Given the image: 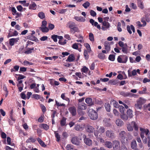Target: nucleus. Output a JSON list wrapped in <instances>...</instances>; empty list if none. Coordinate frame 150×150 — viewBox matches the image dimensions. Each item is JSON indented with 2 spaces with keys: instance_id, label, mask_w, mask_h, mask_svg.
<instances>
[{
  "instance_id": "2eb2a0df",
  "label": "nucleus",
  "mask_w": 150,
  "mask_h": 150,
  "mask_svg": "<svg viewBox=\"0 0 150 150\" xmlns=\"http://www.w3.org/2000/svg\"><path fill=\"white\" fill-rule=\"evenodd\" d=\"M106 136L109 137L113 138L114 137V133L111 130H107L106 132Z\"/></svg>"
},
{
  "instance_id": "603ef678",
  "label": "nucleus",
  "mask_w": 150,
  "mask_h": 150,
  "mask_svg": "<svg viewBox=\"0 0 150 150\" xmlns=\"http://www.w3.org/2000/svg\"><path fill=\"white\" fill-rule=\"evenodd\" d=\"M19 68V66H15L14 67L13 69H11V71L13 72V71H17L18 70Z\"/></svg>"
},
{
  "instance_id": "39448f33",
  "label": "nucleus",
  "mask_w": 150,
  "mask_h": 150,
  "mask_svg": "<svg viewBox=\"0 0 150 150\" xmlns=\"http://www.w3.org/2000/svg\"><path fill=\"white\" fill-rule=\"evenodd\" d=\"M102 25L101 28L103 30L106 31L110 30V23L108 21H103L102 23Z\"/></svg>"
},
{
  "instance_id": "9b49d317",
  "label": "nucleus",
  "mask_w": 150,
  "mask_h": 150,
  "mask_svg": "<svg viewBox=\"0 0 150 150\" xmlns=\"http://www.w3.org/2000/svg\"><path fill=\"white\" fill-rule=\"evenodd\" d=\"M120 94L125 97H132L134 96V94L129 92H121L120 93Z\"/></svg>"
},
{
  "instance_id": "6e6d98bb",
  "label": "nucleus",
  "mask_w": 150,
  "mask_h": 150,
  "mask_svg": "<svg viewBox=\"0 0 150 150\" xmlns=\"http://www.w3.org/2000/svg\"><path fill=\"white\" fill-rule=\"evenodd\" d=\"M68 24L69 25V27L71 29V28H72L75 25V23L72 22H69Z\"/></svg>"
},
{
  "instance_id": "dca6fc26",
  "label": "nucleus",
  "mask_w": 150,
  "mask_h": 150,
  "mask_svg": "<svg viewBox=\"0 0 150 150\" xmlns=\"http://www.w3.org/2000/svg\"><path fill=\"white\" fill-rule=\"evenodd\" d=\"M146 101V100L142 97L139 98L137 100V102L139 103L142 105L145 103Z\"/></svg>"
},
{
  "instance_id": "4468645a",
  "label": "nucleus",
  "mask_w": 150,
  "mask_h": 150,
  "mask_svg": "<svg viewBox=\"0 0 150 150\" xmlns=\"http://www.w3.org/2000/svg\"><path fill=\"white\" fill-rule=\"evenodd\" d=\"M86 129L87 132L92 133L93 132L94 128L91 126L88 125L86 126Z\"/></svg>"
},
{
  "instance_id": "423d86ee",
  "label": "nucleus",
  "mask_w": 150,
  "mask_h": 150,
  "mask_svg": "<svg viewBox=\"0 0 150 150\" xmlns=\"http://www.w3.org/2000/svg\"><path fill=\"white\" fill-rule=\"evenodd\" d=\"M89 116L91 119L95 120L98 118V115L94 110H92L89 113Z\"/></svg>"
},
{
  "instance_id": "f257e3e1",
  "label": "nucleus",
  "mask_w": 150,
  "mask_h": 150,
  "mask_svg": "<svg viewBox=\"0 0 150 150\" xmlns=\"http://www.w3.org/2000/svg\"><path fill=\"white\" fill-rule=\"evenodd\" d=\"M140 136L143 143L146 144L147 142V139H150V132L149 130L145 128L140 127Z\"/></svg>"
},
{
  "instance_id": "bf43d9fd",
  "label": "nucleus",
  "mask_w": 150,
  "mask_h": 150,
  "mask_svg": "<svg viewBox=\"0 0 150 150\" xmlns=\"http://www.w3.org/2000/svg\"><path fill=\"white\" fill-rule=\"evenodd\" d=\"M35 141V139H33L32 137H30L28 139L26 140V142L27 143L30 142H34Z\"/></svg>"
},
{
  "instance_id": "f03ea898",
  "label": "nucleus",
  "mask_w": 150,
  "mask_h": 150,
  "mask_svg": "<svg viewBox=\"0 0 150 150\" xmlns=\"http://www.w3.org/2000/svg\"><path fill=\"white\" fill-rule=\"evenodd\" d=\"M134 128V130L137 131L138 129V125L136 124L135 122L132 121L131 124L127 125V129L129 131H132L133 130V128Z\"/></svg>"
},
{
  "instance_id": "4c0bfd02",
  "label": "nucleus",
  "mask_w": 150,
  "mask_h": 150,
  "mask_svg": "<svg viewBox=\"0 0 150 150\" xmlns=\"http://www.w3.org/2000/svg\"><path fill=\"white\" fill-rule=\"evenodd\" d=\"M29 7L30 9L35 10L37 8V5L35 3L33 2L32 4L30 5Z\"/></svg>"
},
{
  "instance_id": "09e8293b",
  "label": "nucleus",
  "mask_w": 150,
  "mask_h": 150,
  "mask_svg": "<svg viewBox=\"0 0 150 150\" xmlns=\"http://www.w3.org/2000/svg\"><path fill=\"white\" fill-rule=\"evenodd\" d=\"M90 5L89 2L88 1H86L85 3L83 4L82 6L85 8H87Z\"/></svg>"
},
{
  "instance_id": "a211bd4d",
  "label": "nucleus",
  "mask_w": 150,
  "mask_h": 150,
  "mask_svg": "<svg viewBox=\"0 0 150 150\" xmlns=\"http://www.w3.org/2000/svg\"><path fill=\"white\" fill-rule=\"evenodd\" d=\"M74 19L78 21L84 22L86 21L85 19L81 16H75Z\"/></svg>"
},
{
  "instance_id": "20e7f679",
  "label": "nucleus",
  "mask_w": 150,
  "mask_h": 150,
  "mask_svg": "<svg viewBox=\"0 0 150 150\" xmlns=\"http://www.w3.org/2000/svg\"><path fill=\"white\" fill-rule=\"evenodd\" d=\"M126 133L124 131H121L119 134V137L122 144L125 143L127 141V139L125 137Z\"/></svg>"
},
{
  "instance_id": "c85d7f7f",
  "label": "nucleus",
  "mask_w": 150,
  "mask_h": 150,
  "mask_svg": "<svg viewBox=\"0 0 150 150\" xmlns=\"http://www.w3.org/2000/svg\"><path fill=\"white\" fill-rule=\"evenodd\" d=\"M138 6L140 8L142 9L144 8V5L142 0H137Z\"/></svg>"
},
{
  "instance_id": "de8ad7c7",
  "label": "nucleus",
  "mask_w": 150,
  "mask_h": 150,
  "mask_svg": "<svg viewBox=\"0 0 150 150\" xmlns=\"http://www.w3.org/2000/svg\"><path fill=\"white\" fill-rule=\"evenodd\" d=\"M74 128L77 131L83 129L81 125H76Z\"/></svg>"
},
{
  "instance_id": "2f4dec72",
  "label": "nucleus",
  "mask_w": 150,
  "mask_h": 150,
  "mask_svg": "<svg viewBox=\"0 0 150 150\" xmlns=\"http://www.w3.org/2000/svg\"><path fill=\"white\" fill-rule=\"evenodd\" d=\"M61 97L63 100L68 101L69 103L70 102L69 99L65 96V93H62L61 95Z\"/></svg>"
},
{
  "instance_id": "e433bc0d",
  "label": "nucleus",
  "mask_w": 150,
  "mask_h": 150,
  "mask_svg": "<svg viewBox=\"0 0 150 150\" xmlns=\"http://www.w3.org/2000/svg\"><path fill=\"white\" fill-rule=\"evenodd\" d=\"M38 16L42 19H43L45 17V14L42 12H40L39 13Z\"/></svg>"
},
{
  "instance_id": "c756f323",
  "label": "nucleus",
  "mask_w": 150,
  "mask_h": 150,
  "mask_svg": "<svg viewBox=\"0 0 150 150\" xmlns=\"http://www.w3.org/2000/svg\"><path fill=\"white\" fill-rule=\"evenodd\" d=\"M105 146L109 148H111L112 146V143L109 141H106L105 143Z\"/></svg>"
},
{
  "instance_id": "72a5a7b5",
  "label": "nucleus",
  "mask_w": 150,
  "mask_h": 150,
  "mask_svg": "<svg viewBox=\"0 0 150 150\" xmlns=\"http://www.w3.org/2000/svg\"><path fill=\"white\" fill-rule=\"evenodd\" d=\"M105 107L107 111L109 112L110 111V105L108 103H106L105 105Z\"/></svg>"
},
{
  "instance_id": "49530a36",
  "label": "nucleus",
  "mask_w": 150,
  "mask_h": 150,
  "mask_svg": "<svg viewBox=\"0 0 150 150\" xmlns=\"http://www.w3.org/2000/svg\"><path fill=\"white\" fill-rule=\"evenodd\" d=\"M89 39L91 42H93L94 41V35L92 33H89Z\"/></svg>"
},
{
  "instance_id": "a18cd8bd",
  "label": "nucleus",
  "mask_w": 150,
  "mask_h": 150,
  "mask_svg": "<svg viewBox=\"0 0 150 150\" xmlns=\"http://www.w3.org/2000/svg\"><path fill=\"white\" fill-rule=\"evenodd\" d=\"M71 32H73L74 33L75 32H79V31L78 28L77 27L75 26L72 28H71Z\"/></svg>"
},
{
  "instance_id": "473e14b6",
  "label": "nucleus",
  "mask_w": 150,
  "mask_h": 150,
  "mask_svg": "<svg viewBox=\"0 0 150 150\" xmlns=\"http://www.w3.org/2000/svg\"><path fill=\"white\" fill-rule=\"evenodd\" d=\"M81 72H82L83 73L86 74L89 70V69L86 66H83L82 68L81 69Z\"/></svg>"
},
{
  "instance_id": "58836bf2",
  "label": "nucleus",
  "mask_w": 150,
  "mask_h": 150,
  "mask_svg": "<svg viewBox=\"0 0 150 150\" xmlns=\"http://www.w3.org/2000/svg\"><path fill=\"white\" fill-rule=\"evenodd\" d=\"M40 29L44 33L48 32L49 30V29L46 26L41 27L40 28Z\"/></svg>"
},
{
  "instance_id": "4be33fe9",
  "label": "nucleus",
  "mask_w": 150,
  "mask_h": 150,
  "mask_svg": "<svg viewBox=\"0 0 150 150\" xmlns=\"http://www.w3.org/2000/svg\"><path fill=\"white\" fill-rule=\"evenodd\" d=\"M110 103L113 105L114 107L117 108H119V105L117 102L114 100H112L110 101Z\"/></svg>"
},
{
  "instance_id": "13d9d810",
  "label": "nucleus",
  "mask_w": 150,
  "mask_h": 150,
  "mask_svg": "<svg viewBox=\"0 0 150 150\" xmlns=\"http://www.w3.org/2000/svg\"><path fill=\"white\" fill-rule=\"evenodd\" d=\"M119 109L121 113H123L124 112V110H125V108L122 105L119 106Z\"/></svg>"
},
{
  "instance_id": "c03bdc74",
  "label": "nucleus",
  "mask_w": 150,
  "mask_h": 150,
  "mask_svg": "<svg viewBox=\"0 0 150 150\" xmlns=\"http://www.w3.org/2000/svg\"><path fill=\"white\" fill-rule=\"evenodd\" d=\"M137 103H136L135 105V108L136 109H140L142 108V105L140 103H139L137 102Z\"/></svg>"
},
{
  "instance_id": "1a4fd4ad",
  "label": "nucleus",
  "mask_w": 150,
  "mask_h": 150,
  "mask_svg": "<svg viewBox=\"0 0 150 150\" xmlns=\"http://www.w3.org/2000/svg\"><path fill=\"white\" fill-rule=\"evenodd\" d=\"M94 134L95 136L97 139V140L101 143H104V140L101 138L99 137L98 136V132L97 130H94Z\"/></svg>"
},
{
  "instance_id": "e2e57ef3",
  "label": "nucleus",
  "mask_w": 150,
  "mask_h": 150,
  "mask_svg": "<svg viewBox=\"0 0 150 150\" xmlns=\"http://www.w3.org/2000/svg\"><path fill=\"white\" fill-rule=\"evenodd\" d=\"M109 59L112 61H114L115 59V56L113 54H110L109 56Z\"/></svg>"
},
{
  "instance_id": "6e6552de",
  "label": "nucleus",
  "mask_w": 150,
  "mask_h": 150,
  "mask_svg": "<svg viewBox=\"0 0 150 150\" xmlns=\"http://www.w3.org/2000/svg\"><path fill=\"white\" fill-rule=\"evenodd\" d=\"M113 148L115 150H120V143L117 141H115L113 142Z\"/></svg>"
},
{
  "instance_id": "9d476101",
  "label": "nucleus",
  "mask_w": 150,
  "mask_h": 150,
  "mask_svg": "<svg viewBox=\"0 0 150 150\" xmlns=\"http://www.w3.org/2000/svg\"><path fill=\"white\" fill-rule=\"evenodd\" d=\"M69 110L72 116H75L76 113V109L75 107H71L69 108Z\"/></svg>"
},
{
  "instance_id": "412c9836",
  "label": "nucleus",
  "mask_w": 150,
  "mask_h": 150,
  "mask_svg": "<svg viewBox=\"0 0 150 150\" xmlns=\"http://www.w3.org/2000/svg\"><path fill=\"white\" fill-rule=\"evenodd\" d=\"M96 129L98 132V133H100L101 134L103 133L105 131V128L102 126L100 127L99 128V126H98L96 127Z\"/></svg>"
},
{
  "instance_id": "f8f14e48",
  "label": "nucleus",
  "mask_w": 150,
  "mask_h": 150,
  "mask_svg": "<svg viewBox=\"0 0 150 150\" xmlns=\"http://www.w3.org/2000/svg\"><path fill=\"white\" fill-rule=\"evenodd\" d=\"M71 142L73 144L77 145H79L80 142V140L76 137H73L71 140Z\"/></svg>"
},
{
  "instance_id": "7ed1b4c3",
  "label": "nucleus",
  "mask_w": 150,
  "mask_h": 150,
  "mask_svg": "<svg viewBox=\"0 0 150 150\" xmlns=\"http://www.w3.org/2000/svg\"><path fill=\"white\" fill-rule=\"evenodd\" d=\"M128 57L126 55H121L118 56L117 62L121 63H125L127 62Z\"/></svg>"
},
{
  "instance_id": "052dcab7",
  "label": "nucleus",
  "mask_w": 150,
  "mask_h": 150,
  "mask_svg": "<svg viewBox=\"0 0 150 150\" xmlns=\"http://www.w3.org/2000/svg\"><path fill=\"white\" fill-rule=\"evenodd\" d=\"M75 74L76 75L78 76L80 79L83 78V76L81 72H76Z\"/></svg>"
},
{
  "instance_id": "b1692460",
  "label": "nucleus",
  "mask_w": 150,
  "mask_h": 150,
  "mask_svg": "<svg viewBox=\"0 0 150 150\" xmlns=\"http://www.w3.org/2000/svg\"><path fill=\"white\" fill-rule=\"evenodd\" d=\"M39 126L40 128L45 130H47L49 129V126L46 124H41L39 125Z\"/></svg>"
},
{
  "instance_id": "a878e982",
  "label": "nucleus",
  "mask_w": 150,
  "mask_h": 150,
  "mask_svg": "<svg viewBox=\"0 0 150 150\" xmlns=\"http://www.w3.org/2000/svg\"><path fill=\"white\" fill-rule=\"evenodd\" d=\"M37 140L41 146L44 147L46 146V145L45 144L44 142L40 138H37Z\"/></svg>"
},
{
  "instance_id": "680f3d73",
  "label": "nucleus",
  "mask_w": 150,
  "mask_h": 150,
  "mask_svg": "<svg viewBox=\"0 0 150 150\" xmlns=\"http://www.w3.org/2000/svg\"><path fill=\"white\" fill-rule=\"evenodd\" d=\"M32 96L33 98L37 100L40 99V96L39 95L37 94H33Z\"/></svg>"
},
{
  "instance_id": "0eeeda50",
  "label": "nucleus",
  "mask_w": 150,
  "mask_h": 150,
  "mask_svg": "<svg viewBox=\"0 0 150 150\" xmlns=\"http://www.w3.org/2000/svg\"><path fill=\"white\" fill-rule=\"evenodd\" d=\"M83 139L84 142L86 145L89 146H91L92 141L91 139L86 138V136L85 134L83 135Z\"/></svg>"
},
{
  "instance_id": "bb28decb",
  "label": "nucleus",
  "mask_w": 150,
  "mask_h": 150,
  "mask_svg": "<svg viewBox=\"0 0 150 150\" xmlns=\"http://www.w3.org/2000/svg\"><path fill=\"white\" fill-rule=\"evenodd\" d=\"M115 123L117 126L120 127L123 125V122L121 120L117 119L116 120Z\"/></svg>"
},
{
  "instance_id": "37998d69",
  "label": "nucleus",
  "mask_w": 150,
  "mask_h": 150,
  "mask_svg": "<svg viewBox=\"0 0 150 150\" xmlns=\"http://www.w3.org/2000/svg\"><path fill=\"white\" fill-rule=\"evenodd\" d=\"M146 89L145 87H143L142 88V91H139V94H145L146 93Z\"/></svg>"
},
{
  "instance_id": "8fccbe9b",
  "label": "nucleus",
  "mask_w": 150,
  "mask_h": 150,
  "mask_svg": "<svg viewBox=\"0 0 150 150\" xmlns=\"http://www.w3.org/2000/svg\"><path fill=\"white\" fill-rule=\"evenodd\" d=\"M33 48H28L27 50L25 51L24 52L26 54H29L31 53L34 50Z\"/></svg>"
},
{
  "instance_id": "f704fd0d",
  "label": "nucleus",
  "mask_w": 150,
  "mask_h": 150,
  "mask_svg": "<svg viewBox=\"0 0 150 150\" xmlns=\"http://www.w3.org/2000/svg\"><path fill=\"white\" fill-rule=\"evenodd\" d=\"M122 48V52L124 54H127L128 52L127 45H125V46Z\"/></svg>"
},
{
  "instance_id": "79ce46f5",
  "label": "nucleus",
  "mask_w": 150,
  "mask_h": 150,
  "mask_svg": "<svg viewBox=\"0 0 150 150\" xmlns=\"http://www.w3.org/2000/svg\"><path fill=\"white\" fill-rule=\"evenodd\" d=\"M26 1L25 0L19 1V2L23 4L24 6H28L29 5V3H26Z\"/></svg>"
},
{
  "instance_id": "0e129e2a",
  "label": "nucleus",
  "mask_w": 150,
  "mask_h": 150,
  "mask_svg": "<svg viewBox=\"0 0 150 150\" xmlns=\"http://www.w3.org/2000/svg\"><path fill=\"white\" fill-rule=\"evenodd\" d=\"M57 35H53L52 36L51 38L54 42H57Z\"/></svg>"
},
{
  "instance_id": "4d7b16f0",
  "label": "nucleus",
  "mask_w": 150,
  "mask_h": 150,
  "mask_svg": "<svg viewBox=\"0 0 150 150\" xmlns=\"http://www.w3.org/2000/svg\"><path fill=\"white\" fill-rule=\"evenodd\" d=\"M121 118L124 120H127L128 117L125 114H123L121 115Z\"/></svg>"
},
{
  "instance_id": "5701e85b",
  "label": "nucleus",
  "mask_w": 150,
  "mask_h": 150,
  "mask_svg": "<svg viewBox=\"0 0 150 150\" xmlns=\"http://www.w3.org/2000/svg\"><path fill=\"white\" fill-rule=\"evenodd\" d=\"M128 75L129 77H131L136 75V71L135 69L132 72H130L129 70L128 71Z\"/></svg>"
},
{
  "instance_id": "7c9ffc66",
  "label": "nucleus",
  "mask_w": 150,
  "mask_h": 150,
  "mask_svg": "<svg viewBox=\"0 0 150 150\" xmlns=\"http://www.w3.org/2000/svg\"><path fill=\"white\" fill-rule=\"evenodd\" d=\"M66 118L63 117L60 121V125L61 126H64L66 123Z\"/></svg>"
},
{
  "instance_id": "3c124183",
  "label": "nucleus",
  "mask_w": 150,
  "mask_h": 150,
  "mask_svg": "<svg viewBox=\"0 0 150 150\" xmlns=\"http://www.w3.org/2000/svg\"><path fill=\"white\" fill-rule=\"evenodd\" d=\"M129 6L134 9H135L137 8V6L136 4L133 3H130Z\"/></svg>"
},
{
  "instance_id": "aec40b11",
  "label": "nucleus",
  "mask_w": 150,
  "mask_h": 150,
  "mask_svg": "<svg viewBox=\"0 0 150 150\" xmlns=\"http://www.w3.org/2000/svg\"><path fill=\"white\" fill-rule=\"evenodd\" d=\"M19 39V38L10 39L9 40V44L13 46L14 45L15 42H16Z\"/></svg>"
},
{
  "instance_id": "6ab92c4d",
  "label": "nucleus",
  "mask_w": 150,
  "mask_h": 150,
  "mask_svg": "<svg viewBox=\"0 0 150 150\" xmlns=\"http://www.w3.org/2000/svg\"><path fill=\"white\" fill-rule=\"evenodd\" d=\"M75 57L74 55L73 54H71L69 56L68 58L66 60V61L72 62L75 60Z\"/></svg>"
},
{
  "instance_id": "69168bd1",
  "label": "nucleus",
  "mask_w": 150,
  "mask_h": 150,
  "mask_svg": "<svg viewBox=\"0 0 150 150\" xmlns=\"http://www.w3.org/2000/svg\"><path fill=\"white\" fill-rule=\"evenodd\" d=\"M84 45L85 47L86 48L87 50L89 52L91 50V48L89 44L87 43H86L84 44Z\"/></svg>"
},
{
  "instance_id": "cd10ccee",
  "label": "nucleus",
  "mask_w": 150,
  "mask_h": 150,
  "mask_svg": "<svg viewBox=\"0 0 150 150\" xmlns=\"http://www.w3.org/2000/svg\"><path fill=\"white\" fill-rule=\"evenodd\" d=\"M78 108L81 110H85L86 108L85 104H79Z\"/></svg>"
},
{
  "instance_id": "ea45409f",
  "label": "nucleus",
  "mask_w": 150,
  "mask_h": 150,
  "mask_svg": "<svg viewBox=\"0 0 150 150\" xmlns=\"http://www.w3.org/2000/svg\"><path fill=\"white\" fill-rule=\"evenodd\" d=\"M137 146V144L136 141L134 140L132 141L131 143V146L132 149H135Z\"/></svg>"
},
{
  "instance_id": "338daca9",
  "label": "nucleus",
  "mask_w": 150,
  "mask_h": 150,
  "mask_svg": "<svg viewBox=\"0 0 150 150\" xmlns=\"http://www.w3.org/2000/svg\"><path fill=\"white\" fill-rule=\"evenodd\" d=\"M90 13L91 15L93 17H95L96 15V13L93 10H91L90 12Z\"/></svg>"
},
{
  "instance_id": "5fc2aeb1",
  "label": "nucleus",
  "mask_w": 150,
  "mask_h": 150,
  "mask_svg": "<svg viewBox=\"0 0 150 150\" xmlns=\"http://www.w3.org/2000/svg\"><path fill=\"white\" fill-rule=\"evenodd\" d=\"M54 134H55V137L57 138V142H59L60 139V136L58 134V133L57 132H54Z\"/></svg>"
},
{
  "instance_id": "ddd939ff",
  "label": "nucleus",
  "mask_w": 150,
  "mask_h": 150,
  "mask_svg": "<svg viewBox=\"0 0 150 150\" xmlns=\"http://www.w3.org/2000/svg\"><path fill=\"white\" fill-rule=\"evenodd\" d=\"M127 30L129 33L131 34L132 33V32L131 31V30L134 33L135 32L134 28L132 25H131L130 26L127 25Z\"/></svg>"
},
{
  "instance_id": "774afa93",
  "label": "nucleus",
  "mask_w": 150,
  "mask_h": 150,
  "mask_svg": "<svg viewBox=\"0 0 150 150\" xmlns=\"http://www.w3.org/2000/svg\"><path fill=\"white\" fill-rule=\"evenodd\" d=\"M98 57L100 59H103L105 58V55L103 53H101L98 54Z\"/></svg>"
},
{
  "instance_id": "864d4df0",
  "label": "nucleus",
  "mask_w": 150,
  "mask_h": 150,
  "mask_svg": "<svg viewBox=\"0 0 150 150\" xmlns=\"http://www.w3.org/2000/svg\"><path fill=\"white\" fill-rule=\"evenodd\" d=\"M66 149L67 150H73V146L71 144H68L66 147Z\"/></svg>"
},
{
  "instance_id": "a19ab883",
  "label": "nucleus",
  "mask_w": 150,
  "mask_h": 150,
  "mask_svg": "<svg viewBox=\"0 0 150 150\" xmlns=\"http://www.w3.org/2000/svg\"><path fill=\"white\" fill-rule=\"evenodd\" d=\"M127 113L129 117L131 118L133 116L132 111L130 109H128L127 111Z\"/></svg>"
},
{
  "instance_id": "c9c22d12",
  "label": "nucleus",
  "mask_w": 150,
  "mask_h": 150,
  "mask_svg": "<svg viewBox=\"0 0 150 150\" xmlns=\"http://www.w3.org/2000/svg\"><path fill=\"white\" fill-rule=\"evenodd\" d=\"M81 46V45L80 43H75L72 46V47L75 49L77 50L78 48V46Z\"/></svg>"
},
{
  "instance_id": "f3484780",
  "label": "nucleus",
  "mask_w": 150,
  "mask_h": 150,
  "mask_svg": "<svg viewBox=\"0 0 150 150\" xmlns=\"http://www.w3.org/2000/svg\"><path fill=\"white\" fill-rule=\"evenodd\" d=\"M104 46L105 49L108 51V52H109L110 48V42L107 41H105L104 43Z\"/></svg>"
},
{
  "instance_id": "393cba45",
  "label": "nucleus",
  "mask_w": 150,
  "mask_h": 150,
  "mask_svg": "<svg viewBox=\"0 0 150 150\" xmlns=\"http://www.w3.org/2000/svg\"><path fill=\"white\" fill-rule=\"evenodd\" d=\"M92 99L90 98H87L85 99L86 102L89 105H91L93 104Z\"/></svg>"
}]
</instances>
